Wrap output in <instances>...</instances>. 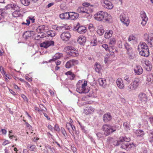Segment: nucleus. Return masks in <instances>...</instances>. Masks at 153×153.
Here are the masks:
<instances>
[{"mask_svg":"<svg viewBox=\"0 0 153 153\" xmlns=\"http://www.w3.org/2000/svg\"><path fill=\"white\" fill-rule=\"evenodd\" d=\"M54 4V3L53 2H51L49 4L46 6V8H49L51 7L52 6L53 4Z\"/></svg>","mask_w":153,"mask_h":153,"instance_id":"774afa93","label":"nucleus"},{"mask_svg":"<svg viewBox=\"0 0 153 153\" xmlns=\"http://www.w3.org/2000/svg\"><path fill=\"white\" fill-rule=\"evenodd\" d=\"M20 11H15L12 13V15L15 17H16L19 16L20 14Z\"/></svg>","mask_w":153,"mask_h":153,"instance_id":"a18cd8bd","label":"nucleus"},{"mask_svg":"<svg viewBox=\"0 0 153 153\" xmlns=\"http://www.w3.org/2000/svg\"><path fill=\"white\" fill-rule=\"evenodd\" d=\"M146 81L148 82V84L149 85L153 84V76L152 74H147Z\"/></svg>","mask_w":153,"mask_h":153,"instance_id":"393cba45","label":"nucleus"},{"mask_svg":"<svg viewBox=\"0 0 153 153\" xmlns=\"http://www.w3.org/2000/svg\"><path fill=\"white\" fill-rule=\"evenodd\" d=\"M33 34L34 31H28L25 32V33L23 34V36L27 40L30 37L32 36V34Z\"/></svg>","mask_w":153,"mask_h":153,"instance_id":"4be33fe9","label":"nucleus"},{"mask_svg":"<svg viewBox=\"0 0 153 153\" xmlns=\"http://www.w3.org/2000/svg\"><path fill=\"white\" fill-rule=\"evenodd\" d=\"M121 148L127 150H129L131 148L134 147L135 146L134 144L133 143H130L128 142H123L122 141L121 143Z\"/></svg>","mask_w":153,"mask_h":153,"instance_id":"1a4fd4ad","label":"nucleus"},{"mask_svg":"<svg viewBox=\"0 0 153 153\" xmlns=\"http://www.w3.org/2000/svg\"><path fill=\"white\" fill-rule=\"evenodd\" d=\"M145 65L144 66V68L146 70L148 71H151L152 68V65L150 63L149 61H145L144 62Z\"/></svg>","mask_w":153,"mask_h":153,"instance_id":"cd10ccee","label":"nucleus"},{"mask_svg":"<svg viewBox=\"0 0 153 153\" xmlns=\"http://www.w3.org/2000/svg\"><path fill=\"white\" fill-rule=\"evenodd\" d=\"M149 141L151 143H153V131L150 130L149 133Z\"/></svg>","mask_w":153,"mask_h":153,"instance_id":"72a5a7b5","label":"nucleus"},{"mask_svg":"<svg viewBox=\"0 0 153 153\" xmlns=\"http://www.w3.org/2000/svg\"><path fill=\"white\" fill-rule=\"evenodd\" d=\"M116 40L114 38L111 39H110L109 44L111 45H114L116 43Z\"/></svg>","mask_w":153,"mask_h":153,"instance_id":"6e6d98bb","label":"nucleus"},{"mask_svg":"<svg viewBox=\"0 0 153 153\" xmlns=\"http://www.w3.org/2000/svg\"><path fill=\"white\" fill-rule=\"evenodd\" d=\"M94 109L92 107L90 106L85 109L84 110V113L86 115L91 114L94 112Z\"/></svg>","mask_w":153,"mask_h":153,"instance_id":"aec40b11","label":"nucleus"},{"mask_svg":"<svg viewBox=\"0 0 153 153\" xmlns=\"http://www.w3.org/2000/svg\"><path fill=\"white\" fill-rule=\"evenodd\" d=\"M30 0H21L22 3L25 6L28 5L30 3Z\"/></svg>","mask_w":153,"mask_h":153,"instance_id":"79ce46f5","label":"nucleus"},{"mask_svg":"<svg viewBox=\"0 0 153 153\" xmlns=\"http://www.w3.org/2000/svg\"><path fill=\"white\" fill-rule=\"evenodd\" d=\"M112 143L113 144V145L115 146H118L119 144H121V143H122V140H115L114 141H114L112 142Z\"/></svg>","mask_w":153,"mask_h":153,"instance_id":"49530a36","label":"nucleus"},{"mask_svg":"<svg viewBox=\"0 0 153 153\" xmlns=\"http://www.w3.org/2000/svg\"><path fill=\"white\" fill-rule=\"evenodd\" d=\"M6 14V13L3 12L2 10H0V20L3 18Z\"/></svg>","mask_w":153,"mask_h":153,"instance_id":"5fc2aeb1","label":"nucleus"},{"mask_svg":"<svg viewBox=\"0 0 153 153\" xmlns=\"http://www.w3.org/2000/svg\"><path fill=\"white\" fill-rule=\"evenodd\" d=\"M116 83L117 87L120 89H123L125 85L122 79L120 78H118L116 80Z\"/></svg>","mask_w":153,"mask_h":153,"instance_id":"f3484780","label":"nucleus"},{"mask_svg":"<svg viewBox=\"0 0 153 153\" xmlns=\"http://www.w3.org/2000/svg\"><path fill=\"white\" fill-rule=\"evenodd\" d=\"M54 45V42L53 41H45L43 42L40 44L41 47H44L45 48H47L51 45Z\"/></svg>","mask_w":153,"mask_h":153,"instance_id":"6ab92c4d","label":"nucleus"},{"mask_svg":"<svg viewBox=\"0 0 153 153\" xmlns=\"http://www.w3.org/2000/svg\"><path fill=\"white\" fill-rule=\"evenodd\" d=\"M135 133L137 137H143L145 134L144 132L140 129L136 130Z\"/></svg>","mask_w":153,"mask_h":153,"instance_id":"a878e982","label":"nucleus"},{"mask_svg":"<svg viewBox=\"0 0 153 153\" xmlns=\"http://www.w3.org/2000/svg\"><path fill=\"white\" fill-rule=\"evenodd\" d=\"M111 128L112 133L113 132L115 131H116V129L117 128L116 126H111Z\"/></svg>","mask_w":153,"mask_h":153,"instance_id":"13d9d810","label":"nucleus"},{"mask_svg":"<svg viewBox=\"0 0 153 153\" xmlns=\"http://www.w3.org/2000/svg\"><path fill=\"white\" fill-rule=\"evenodd\" d=\"M138 98L139 100L144 103L146 102L148 100L146 94L143 92H141L139 94Z\"/></svg>","mask_w":153,"mask_h":153,"instance_id":"ddd939ff","label":"nucleus"},{"mask_svg":"<svg viewBox=\"0 0 153 153\" xmlns=\"http://www.w3.org/2000/svg\"><path fill=\"white\" fill-rule=\"evenodd\" d=\"M144 39L147 41L149 45L151 47L153 46V34L150 33L149 34L146 33L144 35Z\"/></svg>","mask_w":153,"mask_h":153,"instance_id":"423d86ee","label":"nucleus"},{"mask_svg":"<svg viewBox=\"0 0 153 153\" xmlns=\"http://www.w3.org/2000/svg\"><path fill=\"white\" fill-rule=\"evenodd\" d=\"M0 71L2 74L4 76H7V74H5V71L2 66L0 67Z\"/></svg>","mask_w":153,"mask_h":153,"instance_id":"8fccbe9b","label":"nucleus"},{"mask_svg":"<svg viewBox=\"0 0 153 153\" xmlns=\"http://www.w3.org/2000/svg\"><path fill=\"white\" fill-rule=\"evenodd\" d=\"M77 41L80 45H84L86 41V38L83 36H81L78 38Z\"/></svg>","mask_w":153,"mask_h":153,"instance_id":"b1692460","label":"nucleus"},{"mask_svg":"<svg viewBox=\"0 0 153 153\" xmlns=\"http://www.w3.org/2000/svg\"><path fill=\"white\" fill-rule=\"evenodd\" d=\"M95 70L97 72H99L101 69V65L98 63H96L94 65Z\"/></svg>","mask_w":153,"mask_h":153,"instance_id":"e433bc0d","label":"nucleus"},{"mask_svg":"<svg viewBox=\"0 0 153 153\" xmlns=\"http://www.w3.org/2000/svg\"><path fill=\"white\" fill-rule=\"evenodd\" d=\"M102 48H104L106 51L110 52V49L108 48V46L107 44H103L102 45Z\"/></svg>","mask_w":153,"mask_h":153,"instance_id":"3c124183","label":"nucleus"},{"mask_svg":"<svg viewBox=\"0 0 153 153\" xmlns=\"http://www.w3.org/2000/svg\"><path fill=\"white\" fill-rule=\"evenodd\" d=\"M125 47L127 50V52L132 51L131 47L130 45L127 43H126L125 44Z\"/></svg>","mask_w":153,"mask_h":153,"instance_id":"ea45409f","label":"nucleus"},{"mask_svg":"<svg viewBox=\"0 0 153 153\" xmlns=\"http://www.w3.org/2000/svg\"><path fill=\"white\" fill-rule=\"evenodd\" d=\"M102 129L104 132V134L106 136H108L111 133V126L108 125H104L102 127Z\"/></svg>","mask_w":153,"mask_h":153,"instance_id":"9b49d317","label":"nucleus"},{"mask_svg":"<svg viewBox=\"0 0 153 153\" xmlns=\"http://www.w3.org/2000/svg\"><path fill=\"white\" fill-rule=\"evenodd\" d=\"M98 82L100 85L103 87H105L106 85V80L105 79L101 78H99L98 79Z\"/></svg>","mask_w":153,"mask_h":153,"instance_id":"2f4dec72","label":"nucleus"},{"mask_svg":"<svg viewBox=\"0 0 153 153\" xmlns=\"http://www.w3.org/2000/svg\"><path fill=\"white\" fill-rule=\"evenodd\" d=\"M46 32L48 36L53 37L56 34L55 32L53 30H48V27L45 25L39 26V37L40 38H45L46 35L45 33Z\"/></svg>","mask_w":153,"mask_h":153,"instance_id":"f257e3e1","label":"nucleus"},{"mask_svg":"<svg viewBox=\"0 0 153 153\" xmlns=\"http://www.w3.org/2000/svg\"><path fill=\"white\" fill-rule=\"evenodd\" d=\"M13 6V4H8L6 7V8L7 9H12Z\"/></svg>","mask_w":153,"mask_h":153,"instance_id":"e2e57ef3","label":"nucleus"},{"mask_svg":"<svg viewBox=\"0 0 153 153\" xmlns=\"http://www.w3.org/2000/svg\"><path fill=\"white\" fill-rule=\"evenodd\" d=\"M21 96L23 98L25 101H26V102H27L28 100L27 98L25 95L22 94H21Z\"/></svg>","mask_w":153,"mask_h":153,"instance_id":"0e129e2a","label":"nucleus"},{"mask_svg":"<svg viewBox=\"0 0 153 153\" xmlns=\"http://www.w3.org/2000/svg\"><path fill=\"white\" fill-rule=\"evenodd\" d=\"M139 54L143 56L147 57L149 55V49H146L144 50L139 51Z\"/></svg>","mask_w":153,"mask_h":153,"instance_id":"412c9836","label":"nucleus"},{"mask_svg":"<svg viewBox=\"0 0 153 153\" xmlns=\"http://www.w3.org/2000/svg\"><path fill=\"white\" fill-rule=\"evenodd\" d=\"M78 61L74 59H72L67 62L65 65V67L67 68H69L74 66L75 64H77Z\"/></svg>","mask_w":153,"mask_h":153,"instance_id":"2eb2a0df","label":"nucleus"},{"mask_svg":"<svg viewBox=\"0 0 153 153\" xmlns=\"http://www.w3.org/2000/svg\"><path fill=\"white\" fill-rule=\"evenodd\" d=\"M123 140L125 142H128L130 140V139L129 137H125L123 138Z\"/></svg>","mask_w":153,"mask_h":153,"instance_id":"052dcab7","label":"nucleus"},{"mask_svg":"<svg viewBox=\"0 0 153 153\" xmlns=\"http://www.w3.org/2000/svg\"><path fill=\"white\" fill-rule=\"evenodd\" d=\"M126 81V83L129 84L131 82V80L130 79L129 76L128 75H126L123 78Z\"/></svg>","mask_w":153,"mask_h":153,"instance_id":"37998d69","label":"nucleus"},{"mask_svg":"<svg viewBox=\"0 0 153 153\" xmlns=\"http://www.w3.org/2000/svg\"><path fill=\"white\" fill-rule=\"evenodd\" d=\"M113 33L111 30H109L108 31L106 32L104 35L106 39H108L111 37Z\"/></svg>","mask_w":153,"mask_h":153,"instance_id":"4c0bfd02","label":"nucleus"},{"mask_svg":"<svg viewBox=\"0 0 153 153\" xmlns=\"http://www.w3.org/2000/svg\"><path fill=\"white\" fill-rule=\"evenodd\" d=\"M27 148L30 151H33L35 148V146L34 145H28Z\"/></svg>","mask_w":153,"mask_h":153,"instance_id":"603ef678","label":"nucleus"},{"mask_svg":"<svg viewBox=\"0 0 153 153\" xmlns=\"http://www.w3.org/2000/svg\"><path fill=\"white\" fill-rule=\"evenodd\" d=\"M134 39L135 37L134 36H129L128 40L129 41H130L132 40H134Z\"/></svg>","mask_w":153,"mask_h":153,"instance_id":"338daca9","label":"nucleus"},{"mask_svg":"<svg viewBox=\"0 0 153 153\" xmlns=\"http://www.w3.org/2000/svg\"><path fill=\"white\" fill-rule=\"evenodd\" d=\"M61 131L63 134L64 136L65 137H66L67 135L66 131L63 128H61Z\"/></svg>","mask_w":153,"mask_h":153,"instance_id":"4d7b16f0","label":"nucleus"},{"mask_svg":"<svg viewBox=\"0 0 153 153\" xmlns=\"http://www.w3.org/2000/svg\"><path fill=\"white\" fill-rule=\"evenodd\" d=\"M41 105L43 108L42 109H40L39 108V114H42L43 113L44 116L46 117L47 119L49 120L50 119V117H48L47 114L44 112V111H45L46 110V108L44 107L42 105Z\"/></svg>","mask_w":153,"mask_h":153,"instance_id":"c756f323","label":"nucleus"},{"mask_svg":"<svg viewBox=\"0 0 153 153\" xmlns=\"http://www.w3.org/2000/svg\"><path fill=\"white\" fill-rule=\"evenodd\" d=\"M76 90L80 94L86 93L88 92V91L86 90V89L84 88L82 86L77 88Z\"/></svg>","mask_w":153,"mask_h":153,"instance_id":"473e14b6","label":"nucleus"},{"mask_svg":"<svg viewBox=\"0 0 153 153\" xmlns=\"http://www.w3.org/2000/svg\"><path fill=\"white\" fill-rule=\"evenodd\" d=\"M88 7H85L83 6L79 7L77 9V11L78 12L81 13H86L88 14L90 12H92L93 10L92 9L88 10Z\"/></svg>","mask_w":153,"mask_h":153,"instance_id":"6e6552de","label":"nucleus"},{"mask_svg":"<svg viewBox=\"0 0 153 153\" xmlns=\"http://www.w3.org/2000/svg\"><path fill=\"white\" fill-rule=\"evenodd\" d=\"M97 41L96 39H93L90 42V45L92 46H95L97 45Z\"/></svg>","mask_w":153,"mask_h":153,"instance_id":"de8ad7c7","label":"nucleus"},{"mask_svg":"<svg viewBox=\"0 0 153 153\" xmlns=\"http://www.w3.org/2000/svg\"><path fill=\"white\" fill-rule=\"evenodd\" d=\"M87 82L86 81H84L82 85V86L85 89V87L87 85Z\"/></svg>","mask_w":153,"mask_h":153,"instance_id":"69168bd1","label":"nucleus"},{"mask_svg":"<svg viewBox=\"0 0 153 153\" xmlns=\"http://www.w3.org/2000/svg\"><path fill=\"white\" fill-rule=\"evenodd\" d=\"M73 29L74 30H77L80 34L84 33L87 31L86 27L84 26L80 25L79 23H78L74 27Z\"/></svg>","mask_w":153,"mask_h":153,"instance_id":"20e7f679","label":"nucleus"},{"mask_svg":"<svg viewBox=\"0 0 153 153\" xmlns=\"http://www.w3.org/2000/svg\"><path fill=\"white\" fill-rule=\"evenodd\" d=\"M103 6L104 7L108 9H111L113 7L112 3L108 0H105L103 1Z\"/></svg>","mask_w":153,"mask_h":153,"instance_id":"dca6fc26","label":"nucleus"},{"mask_svg":"<svg viewBox=\"0 0 153 153\" xmlns=\"http://www.w3.org/2000/svg\"><path fill=\"white\" fill-rule=\"evenodd\" d=\"M149 47L144 42H141L138 46L137 50L139 51L148 49Z\"/></svg>","mask_w":153,"mask_h":153,"instance_id":"4468645a","label":"nucleus"},{"mask_svg":"<svg viewBox=\"0 0 153 153\" xmlns=\"http://www.w3.org/2000/svg\"><path fill=\"white\" fill-rule=\"evenodd\" d=\"M120 18L122 22L126 26L128 25L129 24L128 17L126 13H122L120 16Z\"/></svg>","mask_w":153,"mask_h":153,"instance_id":"39448f33","label":"nucleus"},{"mask_svg":"<svg viewBox=\"0 0 153 153\" xmlns=\"http://www.w3.org/2000/svg\"><path fill=\"white\" fill-rule=\"evenodd\" d=\"M69 12H65L60 14L59 16L62 19H69Z\"/></svg>","mask_w":153,"mask_h":153,"instance_id":"7c9ffc66","label":"nucleus"},{"mask_svg":"<svg viewBox=\"0 0 153 153\" xmlns=\"http://www.w3.org/2000/svg\"><path fill=\"white\" fill-rule=\"evenodd\" d=\"M112 117L109 113L105 114L103 116V119L105 122H107L111 119Z\"/></svg>","mask_w":153,"mask_h":153,"instance_id":"bb28decb","label":"nucleus"},{"mask_svg":"<svg viewBox=\"0 0 153 153\" xmlns=\"http://www.w3.org/2000/svg\"><path fill=\"white\" fill-rule=\"evenodd\" d=\"M128 55V58L130 60L134 59V55L133 53V51L127 52Z\"/></svg>","mask_w":153,"mask_h":153,"instance_id":"58836bf2","label":"nucleus"},{"mask_svg":"<svg viewBox=\"0 0 153 153\" xmlns=\"http://www.w3.org/2000/svg\"><path fill=\"white\" fill-rule=\"evenodd\" d=\"M32 36L34 39L37 41L38 40V33H35L34 32V34H32Z\"/></svg>","mask_w":153,"mask_h":153,"instance_id":"09e8293b","label":"nucleus"},{"mask_svg":"<svg viewBox=\"0 0 153 153\" xmlns=\"http://www.w3.org/2000/svg\"><path fill=\"white\" fill-rule=\"evenodd\" d=\"M123 126L124 127L125 129L126 130L128 131L130 129L129 125L127 122H125L123 123Z\"/></svg>","mask_w":153,"mask_h":153,"instance_id":"c03bdc74","label":"nucleus"},{"mask_svg":"<svg viewBox=\"0 0 153 153\" xmlns=\"http://www.w3.org/2000/svg\"><path fill=\"white\" fill-rule=\"evenodd\" d=\"M134 70L136 74L140 75L143 72L142 68L139 65H137L134 67Z\"/></svg>","mask_w":153,"mask_h":153,"instance_id":"5701e85b","label":"nucleus"},{"mask_svg":"<svg viewBox=\"0 0 153 153\" xmlns=\"http://www.w3.org/2000/svg\"><path fill=\"white\" fill-rule=\"evenodd\" d=\"M69 19L74 20L78 18L79 15L77 13L73 12H69Z\"/></svg>","mask_w":153,"mask_h":153,"instance_id":"a211bd4d","label":"nucleus"},{"mask_svg":"<svg viewBox=\"0 0 153 153\" xmlns=\"http://www.w3.org/2000/svg\"><path fill=\"white\" fill-rule=\"evenodd\" d=\"M12 9L15 10V11H20L19 7L16 4H13V6Z\"/></svg>","mask_w":153,"mask_h":153,"instance_id":"864d4df0","label":"nucleus"},{"mask_svg":"<svg viewBox=\"0 0 153 153\" xmlns=\"http://www.w3.org/2000/svg\"><path fill=\"white\" fill-rule=\"evenodd\" d=\"M65 74L67 75H72V77H70V79L71 80H72L74 79V78L75 77L74 74L70 71H68L65 73Z\"/></svg>","mask_w":153,"mask_h":153,"instance_id":"a19ab883","label":"nucleus"},{"mask_svg":"<svg viewBox=\"0 0 153 153\" xmlns=\"http://www.w3.org/2000/svg\"><path fill=\"white\" fill-rule=\"evenodd\" d=\"M95 19L99 21L104 20L106 21H109L111 19V15L105 12L101 11L98 12L94 16Z\"/></svg>","mask_w":153,"mask_h":153,"instance_id":"f03ea898","label":"nucleus"},{"mask_svg":"<svg viewBox=\"0 0 153 153\" xmlns=\"http://www.w3.org/2000/svg\"><path fill=\"white\" fill-rule=\"evenodd\" d=\"M62 56V53H56L53 56L52 59L49 60V62H51L52 61H54L56 59H59Z\"/></svg>","mask_w":153,"mask_h":153,"instance_id":"c85d7f7f","label":"nucleus"},{"mask_svg":"<svg viewBox=\"0 0 153 153\" xmlns=\"http://www.w3.org/2000/svg\"><path fill=\"white\" fill-rule=\"evenodd\" d=\"M66 48L70 51L68 52V54L72 57H75L79 55L78 51L75 48L70 46H68Z\"/></svg>","mask_w":153,"mask_h":153,"instance_id":"0eeeda50","label":"nucleus"},{"mask_svg":"<svg viewBox=\"0 0 153 153\" xmlns=\"http://www.w3.org/2000/svg\"><path fill=\"white\" fill-rule=\"evenodd\" d=\"M140 79L138 78H136L128 86V90L131 91L136 90L138 87Z\"/></svg>","mask_w":153,"mask_h":153,"instance_id":"7ed1b4c3","label":"nucleus"},{"mask_svg":"<svg viewBox=\"0 0 153 153\" xmlns=\"http://www.w3.org/2000/svg\"><path fill=\"white\" fill-rule=\"evenodd\" d=\"M105 31L102 28V25L99 27L98 29L97 30V33L100 36H102L103 34Z\"/></svg>","mask_w":153,"mask_h":153,"instance_id":"f704fd0d","label":"nucleus"},{"mask_svg":"<svg viewBox=\"0 0 153 153\" xmlns=\"http://www.w3.org/2000/svg\"><path fill=\"white\" fill-rule=\"evenodd\" d=\"M71 37L70 33L68 32L62 33L61 35V39L64 41L67 42L69 40Z\"/></svg>","mask_w":153,"mask_h":153,"instance_id":"f8f14e48","label":"nucleus"},{"mask_svg":"<svg viewBox=\"0 0 153 153\" xmlns=\"http://www.w3.org/2000/svg\"><path fill=\"white\" fill-rule=\"evenodd\" d=\"M72 125H73L71 123H68L66 124V127L71 135L73 136L74 137L75 136L74 133L73 131L71 132V131L70 130V128H71Z\"/></svg>","mask_w":153,"mask_h":153,"instance_id":"c9c22d12","label":"nucleus"},{"mask_svg":"<svg viewBox=\"0 0 153 153\" xmlns=\"http://www.w3.org/2000/svg\"><path fill=\"white\" fill-rule=\"evenodd\" d=\"M140 17L142 20L141 24L143 26H145L148 20V18L145 12L144 11H142L140 12Z\"/></svg>","mask_w":153,"mask_h":153,"instance_id":"9d476101","label":"nucleus"},{"mask_svg":"<svg viewBox=\"0 0 153 153\" xmlns=\"http://www.w3.org/2000/svg\"><path fill=\"white\" fill-rule=\"evenodd\" d=\"M114 141V139L113 138L110 137H108L107 139V142L108 143H112Z\"/></svg>","mask_w":153,"mask_h":153,"instance_id":"bf43d9fd","label":"nucleus"},{"mask_svg":"<svg viewBox=\"0 0 153 153\" xmlns=\"http://www.w3.org/2000/svg\"><path fill=\"white\" fill-rule=\"evenodd\" d=\"M82 5L83 6V7H88L89 9V7H88L90 5V4L88 3L85 2L82 4Z\"/></svg>","mask_w":153,"mask_h":153,"instance_id":"680f3d73","label":"nucleus"}]
</instances>
